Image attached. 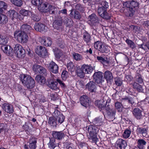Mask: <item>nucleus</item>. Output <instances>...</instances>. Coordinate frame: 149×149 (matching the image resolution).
<instances>
[{
  "instance_id": "f257e3e1",
  "label": "nucleus",
  "mask_w": 149,
  "mask_h": 149,
  "mask_svg": "<svg viewBox=\"0 0 149 149\" xmlns=\"http://www.w3.org/2000/svg\"><path fill=\"white\" fill-rule=\"evenodd\" d=\"M20 80L24 86L29 89H32L35 85L34 79L30 76L26 74L21 75Z\"/></svg>"
},
{
  "instance_id": "f03ea898",
  "label": "nucleus",
  "mask_w": 149,
  "mask_h": 149,
  "mask_svg": "<svg viewBox=\"0 0 149 149\" xmlns=\"http://www.w3.org/2000/svg\"><path fill=\"white\" fill-rule=\"evenodd\" d=\"M58 83L62 89L65 91L67 89V86L63 80L57 79L56 81H51L48 82V86L52 90H54L58 92L59 91V89L58 87Z\"/></svg>"
},
{
  "instance_id": "7ed1b4c3",
  "label": "nucleus",
  "mask_w": 149,
  "mask_h": 149,
  "mask_svg": "<svg viewBox=\"0 0 149 149\" xmlns=\"http://www.w3.org/2000/svg\"><path fill=\"white\" fill-rule=\"evenodd\" d=\"M89 135L88 136L89 139L91 142L96 143L98 140L97 137V133L98 129L95 126L90 125L88 128Z\"/></svg>"
},
{
  "instance_id": "20e7f679",
  "label": "nucleus",
  "mask_w": 149,
  "mask_h": 149,
  "mask_svg": "<svg viewBox=\"0 0 149 149\" xmlns=\"http://www.w3.org/2000/svg\"><path fill=\"white\" fill-rule=\"evenodd\" d=\"M14 38L19 42L24 43L27 42L28 37L26 33L19 31H16L14 33Z\"/></svg>"
},
{
  "instance_id": "39448f33",
  "label": "nucleus",
  "mask_w": 149,
  "mask_h": 149,
  "mask_svg": "<svg viewBox=\"0 0 149 149\" xmlns=\"http://www.w3.org/2000/svg\"><path fill=\"white\" fill-rule=\"evenodd\" d=\"M14 49L15 53L17 57L22 58L25 56V50L20 45L17 44L15 45Z\"/></svg>"
},
{
  "instance_id": "423d86ee",
  "label": "nucleus",
  "mask_w": 149,
  "mask_h": 149,
  "mask_svg": "<svg viewBox=\"0 0 149 149\" xmlns=\"http://www.w3.org/2000/svg\"><path fill=\"white\" fill-rule=\"evenodd\" d=\"M123 6L124 7L130 8L136 11L139 7V3L137 1L132 0L124 2Z\"/></svg>"
},
{
  "instance_id": "0eeeda50",
  "label": "nucleus",
  "mask_w": 149,
  "mask_h": 149,
  "mask_svg": "<svg viewBox=\"0 0 149 149\" xmlns=\"http://www.w3.org/2000/svg\"><path fill=\"white\" fill-rule=\"evenodd\" d=\"M108 100V97L107 95H105L101 100L95 101V105L99 108L100 111H101L104 110L105 109Z\"/></svg>"
},
{
  "instance_id": "6e6552de",
  "label": "nucleus",
  "mask_w": 149,
  "mask_h": 149,
  "mask_svg": "<svg viewBox=\"0 0 149 149\" xmlns=\"http://www.w3.org/2000/svg\"><path fill=\"white\" fill-rule=\"evenodd\" d=\"M33 70L36 73L42 74L47 76V71L46 69L43 67L37 64L33 65L32 67Z\"/></svg>"
},
{
  "instance_id": "1a4fd4ad",
  "label": "nucleus",
  "mask_w": 149,
  "mask_h": 149,
  "mask_svg": "<svg viewBox=\"0 0 149 149\" xmlns=\"http://www.w3.org/2000/svg\"><path fill=\"white\" fill-rule=\"evenodd\" d=\"M107 10L102 8L99 7L97 9V12L100 16L103 18L106 19H110L111 17V15L107 12Z\"/></svg>"
},
{
  "instance_id": "9d476101",
  "label": "nucleus",
  "mask_w": 149,
  "mask_h": 149,
  "mask_svg": "<svg viewBox=\"0 0 149 149\" xmlns=\"http://www.w3.org/2000/svg\"><path fill=\"white\" fill-rule=\"evenodd\" d=\"M107 10L102 8L99 7L97 9V12L100 16L103 18L106 19H110L111 17V15L107 12Z\"/></svg>"
},
{
  "instance_id": "9b49d317",
  "label": "nucleus",
  "mask_w": 149,
  "mask_h": 149,
  "mask_svg": "<svg viewBox=\"0 0 149 149\" xmlns=\"http://www.w3.org/2000/svg\"><path fill=\"white\" fill-rule=\"evenodd\" d=\"M58 123L61 124L63 122L65 117L57 110H55L53 114Z\"/></svg>"
},
{
  "instance_id": "f8f14e48",
  "label": "nucleus",
  "mask_w": 149,
  "mask_h": 149,
  "mask_svg": "<svg viewBox=\"0 0 149 149\" xmlns=\"http://www.w3.org/2000/svg\"><path fill=\"white\" fill-rule=\"evenodd\" d=\"M35 51L37 54L42 57H44L47 55V50L44 47L38 46L35 50Z\"/></svg>"
},
{
  "instance_id": "ddd939ff",
  "label": "nucleus",
  "mask_w": 149,
  "mask_h": 149,
  "mask_svg": "<svg viewBox=\"0 0 149 149\" xmlns=\"http://www.w3.org/2000/svg\"><path fill=\"white\" fill-rule=\"evenodd\" d=\"M86 89L91 93H95L97 87L95 83L93 81H90L85 86Z\"/></svg>"
},
{
  "instance_id": "4468645a",
  "label": "nucleus",
  "mask_w": 149,
  "mask_h": 149,
  "mask_svg": "<svg viewBox=\"0 0 149 149\" xmlns=\"http://www.w3.org/2000/svg\"><path fill=\"white\" fill-rule=\"evenodd\" d=\"M39 40L42 44L46 46H49L52 44V39L49 37H42L40 38Z\"/></svg>"
},
{
  "instance_id": "2eb2a0df",
  "label": "nucleus",
  "mask_w": 149,
  "mask_h": 149,
  "mask_svg": "<svg viewBox=\"0 0 149 149\" xmlns=\"http://www.w3.org/2000/svg\"><path fill=\"white\" fill-rule=\"evenodd\" d=\"M48 68L51 72L56 74L58 72L59 68L58 65L53 61H51L48 66Z\"/></svg>"
},
{
  "instance_id": "dca6fc26",
  "label": "nucleus",
  "mask_w": 149,
  "mask_h": 149,
  "mask_svg": "<svg viewBox=\"0 0 149 149\" xmlns=\"http://www.w3.org/2000/svg\"><path fill=\"white\" fill-rule=\"evenodd\" d=\"M132 113L134 117L137 120L141 119L143 117L142 111L138 108L134 109Z\"/></svg>"
},
{
  "instance_id": "f3484780",
  "label": "nucleus",
  "mask_w": 149,
  "mask_h": 149,
  "mask_svg": "<svg viewBox=\"0 0 149 149\" xmlns=\"http://www.w3.org/2000/svg\"><path fill=\"white\" fill-rule=\"evenodd\" d=\"M116 145L118 149H125L127 144L125 140L122 139H118L116 142Z\"/></svg>"
},
{
  "instance_id": "a211bd4d",
  "label": "nucleus",
  "mask_w": 149,
  "mask_h": 149,
  "mask_svg": "<svg viewBox=\"0 0 149 149\" xmlns=\"http://www.w3.org/2000/svg\"><path fill=\"white\" fill-rule=\"evenodd\" d=\"M81 104L86 107L89 106L90 100L88 96L86 95L81 96L80 98Z\"/></svg>"
},
{
  "instance_id": "6ab92c4d",
  "label": "nucleus",
  "mask_w": 149,
  "mask_h": 149,
  "mask_svg": "<svg viewBox=\"0 0 149 149\" xmlns=\"http://www.w3.org/2000/svg\"><path fill=\"white\" fill-rule=\"evenodd\" d=\"M102 77V73L100 72H95L93 75L95 82L98 84L101 83Z\"/></svg>"
},
{
  "instance_id": "aec40b11",
  "label": "nucleus",
  "mask_w": 149,
  "mask_h": 149,
  "mask_svg": "<svg viewBox=\"0 0 149 149\" xmlns=\"http://www.w3.org/2000/svg\"><path fill=\"white\" fill-rule=\"evenodd\" d=\"M88 19L89 21L93 25H97L99 22L98 17L95 13H93L89 16Z\"/></svg>"
},
{
  "instance_id": "412c9836",
  "label": "nucleus",
  "mask_w": 149,
  "mask_h": 149,
  "mask_svg": "<svg viewBox=\"0 0 149 149\" xmlns=\"http://www.w3.org/2000/svg\"><path fill=\"white\" fill-rule=\"evenodd\" d=\"M104 77L106 80L107 83L110 84L111 83V81H113V79L112 73L109 71H106L104 72Z\"/></svg>"
},
{
  "instance_id": "4be33fe9",
  "label": "nucleus",
  "mask_w": 149,
  "mask_h": 149,
  "mask_svg": "<svg viewBox=\"0 0 149 149\" xmlns=\"http://www.w3.org/2000/svg\"><path fill=\"white\" fill-rule=\"evenodd\" d=\"M46 28L45 25L40 23H36L34 26L36 30L40 32L45 31Z\"/></svg>"
},
{
  "instance_id": "5701e85b",
  "label": "nucleus",
  "mask_w": 149,
  "mask_h": 149,
  "mask_svg": "<svg viewBox=\"0 0 149 149\" xmlns=\"http://www.w3.org/2000/svg\"><path fill=\"white\" fill-rule=\"evenodd\" d=\"M37 140V139L34 137H32L30 138L29 142V146L30 149H36Z\"/></svg>"
},
{
  "instance_id": "b1692460",
  "label": "nucleus",
  "mask_w": 149,
  "mask_h": 149,
  "mask_svg": "<svg viewBox=\"0 0 149 149\" xmlns=\"http://www.w3.org/2000/svg\"><path fill=\"white\" fill-rule=\"evenodd\" d=\"M8 15L13 21L16 19L18 17V13L14 10H10L7 12Z\"/></svg>"
},
{
  "instance_id": "393cba45",
  "label": "nucleus",
  "mask_w": 149,
  "mask_h": 149,
  "mask_svg": "<svg viewBox=\"0 0 149 149\" xmlns=\"http://www.w3.org/2000/svg\"><path fill=\"white\" fill-rule=\"evenodd\" d=\"M62 23L63 20L61 18L59 19L55 20L53 22V26L55 29L60 30L62 28Z\"/></svg>"
},
{
  "instance_id": "a878e982",
  "label": "nucleus",
  "mask_w": 149,
  "mask_h": 149,
  "mask_svg": "<svg viewBox=\"0 0 149 149\" xmlns=\"http://www.w3.org/2000/svg\"><path fill=\"white\" fill-rule=\"evenodd\" d=\"M52 135L53 138L55 139H57L58 140L62 139L65 136L63 132H56L54 131L52 132Z\"/></svg>"
},
{
  "instance_id": "bb28decb",
  "label": "nucleus",
  "mask_w": 149,
  "mask_h": 149,
  "mask_svg": "<svg viewBox=\"0 0 149 149\" xmlns=\"http://www.w3.org/2000/svg\"><path fill=\"white\" fill-rule=\"evenodd\" d=\"M2 108L3 110L8 113H12L14 111L12 105L10 104L4 103L3 105Z\"/></svg>"
},
{
  "instance_id": "cd10ccee",
  "label": "nucleus",
  "mask_w": 149,
  "mask_h": 149,
  "mask_svg": "<svg viewBox=\"0 0 149 149\" xmlns=\"http://www.w3.org/2000/svg\"><path fill=\"white\" fill-rule=\"evenodd\" d=\"M70 16L77 19H80L81 17V15L80 13L77 11L72 9L70 10Z\"/></svg>"
},
{
  "instance_id": "c85d7f7f",
  "label": "nucleus",
  "mask_w": 149,
  "mask_h": 149,
  "mask_svg": "<svg viewBox=\"0 0 149 149\" xmlns=\"http://www.w3.org/2000/svg\"><path fill=\"white\" fill-rule=\"evenodd\" d=\"M135 11L130 8H127L124 10V13L126 16L131 17L133 16Z\"/></svg>"
},
{
  "instance_id": "c756f323",
  "label": "nucleus",
  "mask_w": 149,
  "mask_h": 149,
  "mask_svg": "<svg viewBox=\"0 0 149 149\" xmlns=\"http://www.w3.org/2000/svg\"><path fill=\"white\" fill-rule=\"evenodd\" d=\"M50 141L48 143L49 147L51 149H59V147L56 146L55 140L54 138H49Z\"/></svg>"
},
{
  "instance_id": "7c9ffc66",
  "label": "nucleus",
  "mask_w": 149,
  "mask_h": 149,
  "mask_svg": "<svg viewBox=\"0 0 149 149\" xmlns=\"http://www.w3.org/2000/svg\"><path fill=\"white\" fill-rule=\"evenodd\" d=\"M81 67L85 74H90L93 70L92 67L87 65H83Z\"/></svg>"
},
{
  "instance_id": "2f4dec72",
  "label": "nucleus",
  "mask_w": 149,
  "mask_h": 149,
  "mask_svg": "<svg viewBox=\"0 0 149 149\" xmlns=\"http://www.w3.org/2000/svg\"><path fill=\"white\" fill-rule=\"evenodd\" d=\"M133 88L135 90H136L139 92H142L143 89L142 86L137 83L136 82H134L132 84Z\"/></svg>"
},
{
  "instance_id": "473e14b6",
  "label": "nucleus",
  "mask_w": 149,
  "mask_h": 149,
  "mask_svg": "<svg viewBox=\"0 0 149 149\" xmlns=\"http://www.w3.org/2000/svg\"><path fill=\"white\" fill-rule=\"evenodd\" d=\"M110 47L103 43L99 51L101 53H108L110 52Z\"/></svg>"
},
{
  "instance_id": "72a5a7b5",
  "label": "nucleus",
  "mask_w": 149,
  "mask_h": 149,
  "mask_svg": "<svg viewBox=\"0 0 149 149\" xmlns=\"http://www.w3.org/2000/svg\"><path fill=\"white\" fill-rule=\"evenodd\" d=\"M31 30L30 26L27 24H23L21 27L20 31L26 33H29Z\"/></svg>"
},
{
  "instance_id": "f704fd0d",
  "label": "nucleus",
  "mask_w": 149,
  "mask_h": 149,
  "mask_svg": "<svg viewBox=\"0 0 149 149\" xmlns=\"http://www.w3.org/2000/svg\"><path fill=\"white\" fill-rule=\"evenodd\" d=\"M35 79L41 85L44 84L46 82V79L45 77L40 75H38L36 76Z\"/></svg>"
},
{
  "instance_id": "c9c22d12",
  "label": "nucleus",
  "mask_w": 149,
  "mask_h": 149,
  "mask_svg": "<svg viewBox=\"0 0 149 149\" xmlns=\"http://www.w3.org/2000/svg\"><path fill=\"white\" fill-rule=\"evenodd\" d=\"M55 53V57L57 60H59L61 58L63 57V52L60 50L58 48H56L54 49Z\"/></svg>"
},
{
  "instance_id": "e433bc0d",
  "label": "nucleus",
  "mask_w": 149,
  "mask_h": 149,
  "mask_svg": "<svg viewBox=\"0 0 149 149\" xmlns=\"http://www.w3.org/2000/svg\"><path fill=\"white\" fill-rule=\"evenodd\" d=\"M107 115L109 118L110 120H113L115 119V115L116 114V111L114 109H111V110L107 112Z\"/></svg>"
},
{
  "instance_id": "4c0bfd02",
  "label": "nucleus",
  "mask_w": 149,
  "mask_h": 149,
  "mask_svg": "<svg viewBox=\"0 0 149 149\" xmlns=\"http://www.w3.org/2000/svg\"><path fill=\"white\" fill-rule=\"evenodd\" d=\"M47 10L50 14L55 15L57 13V8L53 6L49 5L48 6Z\"/></svg>"
},
{
  "instance_id": "58836bf2",
  "label": "nucleus",
  "mask_w": 149,
  "mask_h": 149,
  "mask_svg": "<svg viewBox=\"0 0 149 149\" xmlns=\"http://www.w3.org/2000/svg\"><path fill=\"white\" fill-rule=\"evenodd\" d=\"M48 3L46 2L43 4H41L40 5L38 9L41 12L46 13L48 12V8H47Z\"/></svg>"
},
{
  "instance_id": "ea45409f",
  "label": "nucleus",
  "mask_w": 149,
  "mask_h": 149,
  "mask_svg": "<svg viewBox=\"0 0 149 149\" xmlns=\"http://www.w3.org/2000/svg\"><path fill=\"white\" fill-rule=\"evenodd\" d=\"M76 73L78 76L81 78H83L85 76V73L82 67L81 68H77L76 70Z\"/></svg>"
},
{
  "instance_id": "a19ab883",
  "label": "nucleus",
  "mask_w": 149,
  "mask_h": 149,
  "mask_svg": "<svg viewBox=\"0 0 149 149\" xmlns=\"http://www.w3.org/2000/svg\"><path fill=\"white\" fill-rule=\"evenodd\" d=\"M8 47L9 49L8 46L6 45L2 46L1 48L4 52L7 54H10L13 50V49L11 48L10 46H9Z\"/></svg>"
},
{
  "instance_id": "79ce46f5",
  "label": "nucleus",
  "mask_w": 149,
  "mask_h": 149,
  "mask_svg": "<svg viewBox=\"0 0 149 149\" xmlns=\"http://www.w3.org/2000/svg\"><path fill=\"white\" fill-rule=\"evenodd\" d=\"M137 147L139 149H143L146 145V143L143 139H139L137 142Z\"/></svg>"
},
{
  "instance_id": "37998d69",
  "label": "nucleus",
  "mask_w": 149,
  "mask_h": 149,
  "mask_svg": "<svg viewBox=\"0 0 149 149\" xmlns=\"http://www.w3.org/2000/svg\"><path fill=\"white\" fill-rule=\"evenodd\" d=\"M48 123L51 125L53 127H56L57 124L56 118L53 117H51L49 118Z\"/></svg>"
},
{
  "instance_id": "c03bdc74",
  "label": "nucleus",
  "mask_w": 149,
  "mask_h": 149,
  "mask_svg": "<svg viewBox=\"0 0 149 149\" xmlns=\"http://www.w3.org/2000/svg\"><path fill=\"white\" fill-rule=\"evenodd\" d=\"M8 6L6 3L0 1V13H2L4 10H6Z\"/></svg>"
},
{
  "instance_id": "a18cd8bd",
  "label": "nucleus",
  "mask_w": 149,
  "mask_h": 149,
  "mask_svg": "<svg viewBox=\"0 0 149 149\" xmlns=\"http://www.w3.org/2000/svg\"><path fill=\"white\" fill-rule=\"evenodd\" d=\"M97 59L98 61L104 64H108L109 63V61L108 60V59L107 57L103 58L101 56H97Z\"/></svg>"
},
{
  "instance_id": "49530a36",
  "label": "nucleus",
  "mask_w": 149,
  "mask_h": 149,
  "mask_svg": "<svg viewBox=\"0 0 149 149\" xmlns=\"http://www.w3.org/2000/svg\"><path fill=\"white\" fill-rule=\"evenodd\" d=\"M31 19L34 21L38 22L40 19V17L37 14H35L33 12H31Z\"/></svg>"
},
{
  "instance_id": "de8ad7c7",
  "label": "nucleus",
  "mask_w": 149,
  "mask_h": 149,
  "mask_svg": "<svg viewBox=\"0 0 149 149\" xmlns=\"http://www.w3.org/2000/svg\"><path fill=\"white\" fill-rule=\"evenodd\" d=\"M75 9L74 10H76L78 11H79L80 12H83L84 11V8L80 3L75 4L74 5Z\"/></svg>"
},
{
  "instance_id": "09e8293b",
  "label": "nucleus",
  "mask_w": 149,
  "mask_h": 149,
  "mask_svg": "<svg viewBox=\"0 0 149 149\" xmlns=\"http://www.w3.org/2000/svg\"><path fill=\"white\" fill-rule=\"evenodd\" d=\"M83 38L84 40L87 43L89 42L90 41V36L89 34L86 31H85L84 32Z\"/></svg>"
},
{
  "instance_id": "8fccbe9b",
  "label": "nucleus",
  "mask_w": 149,
  "mask_h": 149,
  "mask_svg": "<svg viewBox=\"0 0 149 149\" xmlns=\"http://www.w3.org/2000/svg\"><path fill=\"white\" fill-rule=\"evenodd\" d=\"M8 42V39L5 36L0 35V45H5Z\"/></svg>"
},
{
  "instance_id": "3c124183",
  "label": "nucleus",
  "mask_w": 149,
  "mask_h": 149,
  "mask_svg": "<svg viewBox=\"0 0 149 149\" xmlns=\"http://www.w3.org/2000/svg\"><path fill=\"white\" fill-rule=\"evenodd\" d=\"M10 1L12 4L17 7H21L23 5L21 0H10Z\"/></svg>"
},
{
  "instance_id": "603ef678",
  "label": "nucleus",
  "mask_w": 149,
  "mask_h": 149,
  "mask_svg": "<svg viewBox=\"0 0 149 149\" xmlns=\"http://www.w3.org/2000/svg\"><path fill=\"white\" fill-rule=\"evenodd\" d=\"M121 100L122 101H124L125 102H128L129 104L132 105L134 103V100L132 97L128 98L126 97L124 98H122Z\"/></svg>"
},
{
  "instance_id": "864d4df0",
  "label": "nucleus",
  "mask_w": 149,
  "mask_h": 149,
  "mask_svg": "<svg viewBox=\"0 0 149 149\" xmlns=\"http://www.w3.org/2000/svg\"><path fill=\"white\" fill-rule=\"evenodd\" d=\"M103 43V42L99 41L95 42L94 44V48L99 51Z\"/></svg>"
},
{
  "instance_id": "5fc2aeb1",
  "label": "nucleus",
  "mask_w": 149,
  "mask_h": 149,
  "mask_svg": "<svg viewBox=\"0 0 149 149\" xmlns=\"http://www.w3.org/2000/svg\"><path fill=\"white\" fill-rule=\"evenodd\" d=\"M139 133L142 134L143 136L146 137L147 136V132L145 128H139Z\"/></svg>"
},
{
  "instance_id": "6e6d98bb",
  "label": "nucleus",
  "mask_w": 149,
  "mask_h": 149,
  "mask_svg": "<svg viewBox=\"0 0 149 149\" xmlns=\"http://www.w3.org/2000/svg\"><path fill=\"white\" fill-rule=\"evenodd\" d=\"M63 22L68 27L70 26L72 24V21L70 18H65Z\"/></svg>"
},
{
  "instance_id": "4d7b16f0",
  "label": "nucleus",
  "mask_w": 149,
  "mask_h": 149,
  "mask_svg": "<svg viewBox=\"0 0 149 149\" xmlns=\"http://www.w3.org/2000/svg\"><path fill=\"white\" fill-rule=\"evenodd\" d=\"M125 41L128 46L132 49H133L135 47V44L131 40L127 39Z\"/></svg>"
},
{
  "instance_id": "13d9d810",
  "label": "nucleus",
  "mask_w": 149,
  "mask_h": 149,
  "mask_svg": "<svg viewBox=\"0 0 149 149\" xmlns=\"http://www.w3.org/2000/svg\"><path fill=\"white\" fill-rule=\"evenodd\" d=\"M131 131L128 129H126L124 132L123 134V137L125 139H127L129 138L131 134Z\"/></svg>"
},
{
  "instance_id": "bf43d9fd",
  "label": "nucleus",
  "mask_w": 149,
  "mask_h": 149,
  "mask_svg": "<svg viewBox=\"0 0 149 149\" xmlns=\"http://www.w3.org/2000/svg\"><path fill=\"white\" fill-rule=\"evenodd\" d=\"M31 13V12L29 10H26L24 9L21 10L19 11L20 14L24 16L29 15Z\"/></svg>"
},
{
  "instance_id": "052dcab7",
  "label": "nucleus",
  "mask_w": 149,
  "mask_h": 149,
  "mask_svg": "<svg viewBox=\"0 0 149 149\" xmlns=\"http://www.w3.org/2000/svg\"><path fill=\"white\" fill-rule=\"evenodd\" d=\"M74 58L77 61H80L82 59V57L81 55L77 53H74L73 54Z\"/></svg>"
},
{
  "instance_id": "680f3d73",
  "label": "nucleus",
  "mask_w": 149,
  "mask_h": 149,
  "mask_svg": "<svg viewBox=\"0 0 149 149\" xmlns=\"http://www.w3.org/2000/svg\"><path fill=\"white\" fill-rule=\"evenodd\" d=\"M31 3L35 6H39L42 3V0H31Z\"/></svg>"
},
{
  "instance_id": "e2e57ef3",
  "label": "nucleus",
  "mask_w": 149,
  "mask_h": 149,
  "mask_svg": "<svg viewBox=\"0 0 149 149\" xmlns=\"http://www.w3.org/2000/svg\"><path fill=\"white\" fill-rule=\"evenodd\" d=\"M67 68L71 71L74 70V66L73 63L72 62H70L67 64Z\"/></svg>"
},
{
  "instance_id": "0e129e2a",
  "label": "nucleus",
  "mask_w": 149,
  "mask_h": 149,
  "mask_svg": "<svg viewBox=\"0 0 149 149\" xmlns=\"http://www.w3.org/2000/svg\"><path fill=\"white\" fill-rule=\"evenodd\" d=\"M136 80L137 83L141 84L143 82L141 76L139 74H137L136 77Z\"/></svg>"
},
{
  "instance_id": "69168bd1",
  "label": "nucleus",
  "mask_w": 149,
  "mask_h": 149,
  "mask_svg": "<svg viewBox=\"0 0 149 149\" xmlns=\"http://www.w3.org/2000/svg\"><path fill=\"white\" fill-rule=\"evenodd\" d=\"M115 84L117 86H121L122 84L121 80L119 78L116 77L114 78Z\"/></svg>"
},
{
  "instance_id": "338daca9",
  "label": "nucleus",
  "mask_w": 149,
  "mask_h": 149,
  "mask_svg": "<svg viewBox=\"0 0 149 149\" xmlns=\"http://www.w3.org/2000/svg\"><path fill=\"white\" fill-rule=\"evenodd\" d=\"M101 7H99L100 8H103L107 10L109 6L108 5V3L107 2L105 1H103L101 3Z\"/></svg>"
},
{
  "instance_id": "774afa93",
  "label": "nucleus",
  "mask_w": 149,
  "mask_h": 149,
  "mask_svg": "<svg viewBox=\"0 0 149 149\" xmlns=\"http://www.w3.org/2000/svg\"><path fill=\"white\" fill-rule=\"evenodd\" d=\"M101 120L98 118H95L93 121V124L96 126H98L100 125Z\"/></svg>"
}]
</instances>
